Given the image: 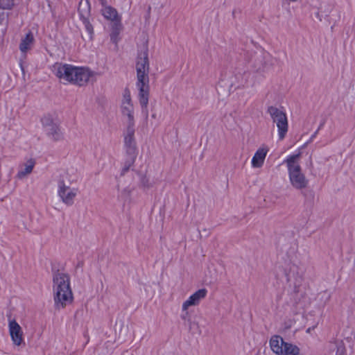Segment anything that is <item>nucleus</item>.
<instances>
[{"label":"nucleus","mask_w":355,"mask_h":355,"mask_svg":"<svg viewBox=\"0 0 355 355\" xmlns=\"http://www.w3.org/2000/svg\"><path fill=\"white\" fill-rule=\"evenodd\" d=\"M236 79H238V82L234 84L235 88H243L248 83V79L242 76H239Z\"/></svg>","instance_id":"nucleus-21"},{"label":"nucleus","mask_w":355,"mask_h":355,"mask_svg":"<svg viewBox=\"0 0 355 355\" xmlns=\"http://www.w3.org/2000/svg\"><path fill=\"white\" fill-rule=\"evenodd\" d=\"M297 250V245H295V247L293 248V253H295Z\"/></svg>","instance_id":"nucleus-26"},{"label":"nucleus","mask_w":355,"mask_h":355,"mask_svg":"<svg viewBox=\"0 0 355 355\" xmlns=\"http://www.w3.org/2000/svg\"><path fill=\"white\" fill-rule=\"evenodd\" d=\"M53 296L55 307L63 309L72 304L73 294L71 287V279L68 274L56 272L53 276Z\"/></svg>","instance_id":"nucleus-2"},{"label":"nucleus","mask_w":355,"mask_h":355,"mask_svg":"<svg viewBox=\"0 0 355 355\" xmlns=\"http://www.w3.org/2000/svg\"><path fill=\"white\" fill-rule=\"evenodd\" d=\"M122 29V26L121 24V22L113 24L112 26V31L110 35L111 40L114 42L117 43L119 40V35Z\"/></svg>","instance_id":"nucleus-20"},{"label":"nucleus","mask_w":355,"mask_h":355,"mask_svg":"<svg viewBox=\"0 0 355 355\" xmlns=\"http://www.w3.org/2000/svg\"><path fill=\"white\" fill-rule=\"evenodd\" d=\"M135 129L134 125L128 124L127 131L125 135V144L126 146L130 149H135Z\"/></svg>","instance_id":"nucleus-17"},{"label":"nucleus","mask_w":355,"mask_h":355,"mask_svg":"<svg viewBox=\"0 0 355 355\" xmlns=\"http://www.w3.org/2000/svg\"><path fill=\"white\" fill-rule=\"evenodd\" d=\"M90 11V6L87 0L81 1L79 3L78 12L80 13V17H82L84 24H85V27L87 30L92 33V25L87 20Z\"/></svg>","instance_id":"nucleus-14"},{"label":"nucleus","mask_w":355,"mask_h":355,"mask_svg":"<svg viewBox=\"0 0 355 355\" xmlns=\"http://www.w3.org/2000/svg\"><path fill=\"white\" fill-rule=\"evenodd\" d=\"M152 118L155 119L156 118V114H152Z\"/></svg>","instance_id":"nucleus-27"},{"label":"nucleus","mask_w":355,"mask_h":355,"mask_svg":"<svg viewBox=\"0 0 355 355\" xmlns=\"http://www.w3.org/2000/svg\"><path fill=\"white\" fill-rule=\"evenodd\" d=\"M40 122L46 138L51 142L57 144L64 141V134L55 114L46 113L43 114Z\"/></svg>","instance_id":"nucleus-6"},{"label":"nucleus","mask_w":355,"mask_h":355,"mask_svg":"<svg viewBox=\"0 0 355 355\" xmlns=\"http://www.w3.org/2000/svg\"><path fill=\"white\" fill-rule=\"evenodd\" d=\"M269 147L266 145H262L255 151L252 160L251 165L253 168H260L263 166Z\"/></svg>","instance_id":"nucleus-12"},{"label":"nucleus","mask_w":355,"mask_h":355,"mask_svg":"<svg viewBox=\"0 0 355 355\" xmlns=\"http://www.w3.org/2000/svg\"><path fill=\"white\" fill-rule=\"evenodd\" d=\"M8 330L12 346L15 348L23 347L25 345V333L15 318L8 319Z\"/></svg>","instance_id":"nucleus-9"},{"label":"nucleus","mask_w":355,"mask_h":355,"mask_svg":"<svg viewBox=\"0 0 355 355\" xmlns=\"http://www.w3.org/2000/svg\"><path fill=\"white\" fill-rule=\"evenodd\" d=\"M138 185L144 191H149L155 188L157 180L147 172L138 173Z\"/></svg>","instance_id":"nucleus-13"},{"label":"nucleus","mask_w":355,"mask_h":355,"mask_svg":"<svg viewBox=\"0 0 355 355\" xmlns=\"http://www.w3.org/2000/svg\"><path fill=\"white\" fill-rule=\"evenodd\" d=\"M295 269H296V266H293L291 268V270H290V271H289V273H291V272L294 273V272H295Z\"/></svg>","instance_id":"nucleus-23"},{"label":"nucleus","mask_w":355,"mask_h":355,"mask_svg":"<svg viewBox=\"0 0 355 355\" xmlns=\"http://www.w3.org/2000/svg\"><path fill=\"white\" fill-rule=\"evenodd\" d=\"M120 108L122 116L126 119L127 124L135 125V108L130 92L128 89L123 92Z\"/></svg>","instance_id":"nucleus-10"},{"label":"nucleus","mask_w":355,"mask_h":355,"mask_svg":"<svg viewBox=\"0 0 355 355\" xmlns=\"http://www.w3.org/2000/svg\"><path fill=\"white\" fill-rule=\"evenodd\" d=\"M117 189L119 191L121 192V193L124 194V195H129L131 191H132V189L129 187H123L121 186H120L119 184H118L117 186Z\"/></svg>","instance_id":"nucleus-22"},{"label":"nucleus","mask_w":355,"mask_h":355,"mask_svg":"<svg viewBox=\"0 0 355 355\" xmlns=\"http://www.w3.org/2000/svg\"><path fill=\"white\" fill-rule=\"evenodd\" d=\"M75 182L74 175L68 171H61L58 176V195L65 205H71L77 196L78 190L73 187Z\"/></svg>","instance_id":"nucleus-5"},{"label":"nucleus","mask_w":355,"mask_h":355,"mask_svg":"<svg viewBox=\"0 0 355 355\" xmlns=\"http://www.w3.org/2000/svg\"><path fill=\"white\" fill-rule=\"evenodd\" d=\"M137 73V86L139 88V102L141 108V112L144 114L146 118L148 116V99H149V78L148 71L149 64L146 53L138 58L136 65Z\"/></svg>","instance_id":"nucleus-3"},{"label":"nucleus","mask_w":355,"mask_h":355,"mask_svg":"<svg viewBox=\"0 0 355 355\" xmlns=\"http://www.w3.org/2000/svg\"><path fill=\"white\" fill-rule=\"evenodd\" d=\"M207 294V291L205 288L197 290L182 303L181 311L189 310L191 307L198 306Z\"/></svg>","instance_id":"nucleus-11"},{"label":"nucleus","mask_w":355,"mask_h":355,"mask_svg":"<svg viewBox=\"0 0 355 355\" xmlns=\"http://www.w3.org/2000/svg\"><path fill=\"white\" fill-rule=\"evenodd\" d=\"M35 165V162L33 159L26 161L21 165L16 175L17 178L19 180L26 179L33 172Z\"/></svg>","instance_id":"nucleus-15"},{"label":"nucleus","mask_w":355,"mask_h":355,"mask_svg":"<svg viewBox=\"0 0 355 355\" xmlns=\"http://www.w3.org/2000/svg\"><path fill=\"white\" fill-rule=\"evenodd\" d=\"M102 14L107 19L112 21L113 24L121 22V17L117 11L110 6H105L102 10Z\"/></svg>","instance_id":"nucleus-16"},{"label":"nucleus","mask_w":355,"mask_h":355,"mask_svg":"<svg viewBox=\"0 0 355 355\" xmlns=\"http://www.w3.org/2000/svg\"><path fill=\"white\" fill-rule=\"evenodd\" d=\"M270 347L276 355H300V347L292 343L286 342L280 336L271 337Z\"/></svg>","instance_id":"nucleus-7"},{"label":"nucleus","mask_w":355,"mask_h":355,"mask_svg":"<svg viewBox=\"0 0 355 355\" xmlns=\"http://www.w3.org/2000/svg\"><path fill=\"white\" fill-rule=\"evenodd\" d=\"M310 330H311V329H310V328H309V329H307V331H307V332H310Z\"/></svg>","instance_id":"nucleus-28"},{"label":"nucleus","mask_w":355,"mask_h":355,"mask_svg":"<svg viewBox=\"0 0 355 355\" xmlns=\"http://www.w3.org/2000/svg\"><path fill=\"white\" fill-rule=\"evenodd\" d=\"M54 71L57 78L64 84L73 83L82 86L96 78V73L88 68L67 64H55Z\"/></svg>","instance_id":"nucleus-1"},{"label":"nucleus","mask_w":355,"mask_h":355,"mask_svg":"<svg viewBox=\"0 0 355 355\" xmlns=\"http://www.w3.org/2000/svg\"><path fill=\"white\" fill-rule=\"evenodd\" d=\"M302 153L288 155L284 161L286 164L289 182L296 190H303L307 188L309 180L303 173L300 165Z\"/></svg>","instance_id":"nucleus-4"},{"label":"nucleus","mask_w":355,"mask_h":355,"mask_svg":"<svg viewBox=\"0 0 355 355\" xmlns=\"http://www.w3.org/2000/svg\"><path fill=\"white\" fill-rule=\"evenodd\" d=\"M181 311H182V314L180 315V318L184 324H187L189 325V327L190 329H194L199 328L198 322L191 320V315L189 313V310Z\"/></svg>","instance_id":"nucleus-19"},{"label":"nucleus","mask_w":355,"mask_h":355,"mask_svg":"<svg viewBox=\"0 0 355 355\" xmlns=\"http://www.w3.org/2000/svg\"><path fill=\"white\" fill-rule=\"evenodd\" d=\"M34 42V37L31 33L26 34L24 38L21 40L19 49L22 53H26L32 46Z\"/></svg>","instance_id":"nucleus-18"},{"label":"nucleus","mask_w":355,"mask_h":355,"mask_svg":"<svg viewBox=\"0 0 355 355\" xmlns=\"http://www.w3.org/2000/svg\"><path fill=\"white\" fill-rule=\"evenodd\" d=\"M313 137H314V136H312V137L311 138V139H310L309 141H307L306 143H305V144L304 145V146H303V147H305V146H306V145H307V144H309V143L312 140V139H313Z\"/></svg>","instance_id":"nucleus-25"},{"label":"nucleus","mask_w":355,"mask_h":355,"mask_svg":"<svg viewBox=\"0 0 355 355\" xmlns=\"http://www.w3.org/2000/svg\"><path fill=\"white\" fill-rule=\"evenodd\" d=\"M288 3H295L298 1L299 0H285Z\"/></svg>","instance_id":"nucleus-24"},{"label":"nucleus","mask_w":355,"mask_h":355,"mask_svg":"<svg viewBox=\"0 0 355 355\" xmlns=\"http://www.w3.org/2000/svg\"><path fill=\"white\" fill-rule=\"evenodd\" d=\"M268 112L272 117L273 123L276 124L278 130L279 140H283L287 134L288 128L286 114L273 106L268 107Z\"/></svg>","instance_id":"nucleus-8"}]
</instances>
